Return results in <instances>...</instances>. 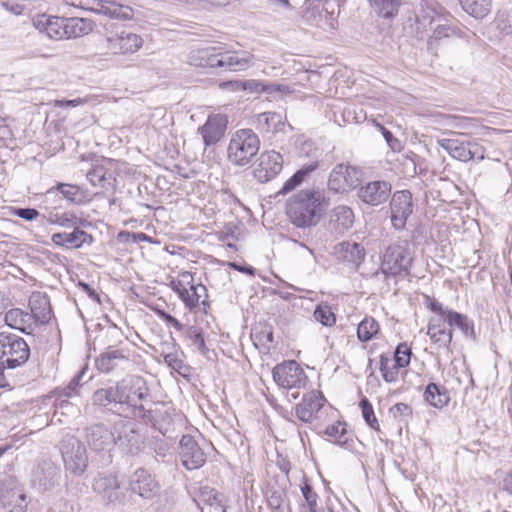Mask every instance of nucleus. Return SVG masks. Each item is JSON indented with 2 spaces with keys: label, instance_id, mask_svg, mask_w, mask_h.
I'll return each instance as SVG.
<instances>
[{
  "label": "nucleus",
  "instance_id": "50",
  "mask_svg": "<svg viewBox=\"0 0 512 512\" xmlns=\"http://www.w3.org/2000/svg\"><path fill=\"white\" fill-rule=\"evenodd\" d=\"M437 18H439V13L436 8L427 4L421 5L416 15L417 23L423 28L430 26Z\"/></svg>",
  "mask_w": 512,
  "mask_h": 512
},
{
  "label": "nucleus",
  "instance_id": "53",
  "mask_svg": "<svg viewBox=\"0 0 512 512\" xmlns=\"http://www.w3.org/2000/svg\"><path fill=\"white\" fill-rule=\"evenodd\" d=\"M360 408L362 410V416L365 420V422L374 430L379 431L380 426L378 423V420L374 414V410L372 407V404L367 398H363L360 401Z\"/></svg>",
  "mask_w": 512,
  "mask_h": 512
},
{
  "label": "nucleus",
  "instance_id": "58",
  "mask_svg": "<svg viewBox=\"0 0 512 512\" xmlns=\"http://www.w3.org/2000/svg\"><path fill=\"white\" fill-rule=\"evenodd\" d=\"M181 300L189 310H194L201 304L199 301V294H197L196 284H194V282L191 283Z\"/></svg>",
  "mask_w": 512,
  "mask_h": 512
},
{
  "label": "nucleus",
  "instance_id": "56",
  "mask_svg": "<svg viewBox=\"0 0 512 512\" xmlns=\"http://www.w3.org/2000/svg\"><path fill=\"white\" fill-rule=\"evenodd\" d=\"M412 351L411 348L406 343H400L395 350L394 353V363L396 362V365L398 367H406L410 363Z\"/></svg>",
  "mask_w": 512,
  "mask_h": 512
},
{
  "label": "nucleus",
  "instance_id": "60",
  "mask_svg": "<svg viewBox=\"0 0 512 512\" xmlns=\"http://www.w3.org/2000/svg\"><path fill=\"white\" fill-rule=\"evenodd\" d=\"M12 214L24 219L26 221H33L40 215L39 211L35 208H14Z\"/></svg>",
  "mask_w": 512,
  "mask_h": 512
},
{
  "label": "nucleus",
  "instance_id": "8",
  "mask_svg": "<svg viewBox=\"0 0 512 512\" xmlns=\"http://www.w3.org/2000/svg\"><path fill=\"white\" fill-rule=\"evenodd\" d=\"M272 375L276 384L283 389L303 388L308 380L303 368L294 360L276 365Z\"/></svg>",
  "mask_w": 512,
  "mask_h": 512
},
{
  "label": "nucleus",
  "instance_id": "43",
  "mask_svg": "<svg viewBox=\"0 0 512 512\" xmlns=\"http://www.w3.org/2000/svg\"><path fill=\"white\" fill-rule=\"evenodd\" d=\"M427 334L438 348H448L453 337L452 329L446 327L438 329L435 325L428 327Z\"/></svg>",
  "mask_w": 512,
  "mask_h": 512
},
{
  "label": "nucleus",
  "instance_id": "35",
  "mask_svg": "<svg viewBox=\"0 0 512 512\" xmlns=\"http://www.w3.org/2000/svg\"><path fill=\"white\" fill-rule=\"evenodd\" d=\"M424 399L431 406L436 408H443L449 401V393L446 388L437 385L436 383H429L424 391Z\"/></svg>",
  "mask_w": 512,
  "mask_h": 512
},
{
  "label": "nucleus",
  "instance_id": "48",
  "mask_svg": "<svg viewBox=\"0 0 512 512\" xmlns=\"http://www.w3.org/2000/svg\"><path fill=\"white\" fill-rule=\"evenodd\" d=\"M183 330L185 337L191 342V344L195 346L199 352L204 354L206 346L201 328L192 325L185 327Z\"/></svg>",
  "mask_w": 512,
  "mask_h": 512
},
{
  "label": "nucleus",
  "instance_id": "55",
  "mask_svg": "<svg viewBox=\"0 0 512 512\" xmlns=\"http://www.w3.org/2000/svg\"><path fill=\"white\" fill-rule=\"evenodd\" d=\"M346 433V423L342 422H337L336 424L330 425L325 430V434L333 438L337 444H345L347 442Z\"/></svg>",
  "mask_w": 512,
  "mask_h": 512
},
{
  "label": "nucleus",
  "instance_id": "29",
  "mask_svg": "<svg viewBox=\"0 0 512 512\" xmlns=\"http://www.w3.org/2000/svg\"><path fill=\"white\" fill-rule=\"evenodd\" d=\"M218 49L216 47H205L193 49L187 56V62L195 67L216 68Z\"/></svg>",
  "mask_w": 512,
  "mask_h": 512
},
{
  "label": "nucleus",
  "instance_id": "45",
  "mask_svg": "<svg viewBox=\"0 0 512 512\" xmlns=\"http://www.w3.org/2000/svg\"><path fill=\"white\" fill-rule=\"evenodd\" d=\"M379 363V369L383 379L388 383L396 382L399 375V369L401 367H398V365H396V362L392 364V360L385 355L380 356Z\"/></svg>",
  "mask_w": 512,
  "mask_h": 512
},
{
  "label": "nucleus",
  "instance_id": "5",
  "mask_svg": "<svg viewBox=\"0 0 512 512\" xmlns=\"http://www.w3.org/2000/svg\"><path fill=\"white\" fill-rule=\"evenodd\" d=\"M60 452L67 473L82 476L89 464L85 445L75 436L65 435L60 441Z\"/></svg>",
  "mask_w": 512,
  "mask_h": 512
},
{
  "label": "nucleus",
  "instance_id": "38",
  "mask_svg": "<svg viewBox=\"0 0 512 512\" xmlns=\"http://www.w3.org/2000/svg\"><path fill=\"white\" fill-rule=\"evenodd\" d=\"M378 16L390 19L398 14L402 0H367Z\"/></svg>",
  "mask_w": 512,
  "mask_h": 512
},
{
  "label": "nucleus",
  "instance_id": "17",
  "mask_svg": "<svg viewBox=\"0 0 512 512\" xmlns=\"http://www.w3.org/2000/svg\"><path fill=\"white\" fill-rule=\"evenodd\" d=\"M391 195V184L384 180H375L362 185L357 196L370 206H379L385 203Z\"/></svg>",
  "mask_w": 512,
  "mask_h": 512
},
{
  "label": "nucleus",
  "instance_id": "4",
  "mask_svg": "<svg viewBox=\"0 0 512 512\" xmlns=\"http://www.w3.org/2000/svg\"><path fill=\"white\" fill-rule=\"evenodd\" d=\"M414 252L407 240H399L390 244L382 256L381 271L386 276H408Z\"/></svg>",
  "mask_w": 512,
  "mask_h": 512
},
{
  "label": "nucleus",
  "instance_id": "11",
  "mask_svg": "<svg viewBox=\"0 0 512 512\" xmlns=\"http://www.w3.org/2000/svg\"><path fill=\"white\" fill-rule=\"evenodd\" d=\"M125 349H116L108 346L95 359L96 369L103 374H110L115 371H125L131 366V360Z\"/></svg>",
  "mask_w": 512,
  "mask_h": 512
},
{
  "label": "nucleus",
  "instance_id": "30",
  "mask_svg": "<svg viewBox=\"0 0 512 512\" xmlns=\"http://www.w3.org/2000/svg\"><path fill=\"white\" fill-rule=\"evenodd\" d=\"M197 505L203 503L211 508L210 512H226L227 498L224 494L219 493L214 488L204 486L200 489Z\"/></svg>",
  "mask_w": 512,
  "mask_h": 512
},
{
  "label": "nucleus",
  "instance_id": "34",
  "mask_svg": "<svg viewBox=\"0 0 512 512\" xmlns=\"http://www.w3.org/2000/svg\"><path fill=\"white\" fill-rule=\"evenodd\" d=\"M444 321L447 322V326L452 329V327H457L466 337L475 339V331L473 321L470 320L466 315L461 314L456 311H449L446 313V318Z\"/></svg>",
  "mask_w": 512,
  "mask_h": 512
},
{
  "label": "nucleus",
  "instance_id": "26",
  "mask_svg": "<svg viewBox=\"0 0 512 512\" xmlns=\"http://www.w3.org/2000/svg\"><path fill=\"white\" fill-rule=\"evenodd\" d=\"M354 212L346 205L335 207L330 213L329 226L338 234H343L354 224Z\"/></svg>",
  "mask_w": 512,
  "mask_h": 512
},
{
  "label": "nucleus",
  "instance_id": "44",
  "mask_svg": "<svg viewBox=\"0 0 512 512\" xmlns=\"http://www.w3.org/2000/svg\"><path fill=\"white\" fill-rule=\"evenodd\" d=\"M379 331L378 322L372 317H365L357 327V337L361 342H367Z\"/></svg>",
  "mask_w": 512,
  "mask_h": 512
},
{
  "label": "nucleus",
  "instance_id": "62",
  "mask_svg": "<svg viewBox=\"0 0 512 512\" xmlns=\"http://www.w3.org/2000/svg\"><path fill=\"white\" fill-rule=\"evenodd\" d=\"M84 374V370L78 372V374L70 381L68 386L63 389V396L69 398L78 394V388L81 386L80 379Z\"/></svg>",
  "mask_w": 512,
  "mask_h": 512
},
{
  "label": "nucleus",
  "instance_id": "10",
  "mask_svg": "<svg viewBox=\"0 0 512 512\" xmlns=\"http://www.w3.org/2000/svg\"><path fill=\"white\" fill-rule=\"evenodd\" d=\"M131 493L140 496L145 500H152L160 491V484L155 477L145 468H137L128 480Z\"/></svg>",
  "mask_w": 512,
  "mask_h": 512
},
{
  "label": "nucleus",
  "instance_id": "1",
  "mask_svg": "<svg viewBox=\"0 0 512 512\" xmlns=\"http://www.w3.org/2000/svg\"><path fill=\"white\" fill-rule=\"evenodd\" d=\"M329 200L318 189H303L291 196L286 203L290 222L299 228L316 226L323 217Z\"/></svg>",
  "mask_w": 512,
  "mask_h": 512
},
{
  "label": "nucleus",
  "instance_id": "49",
  "mask_svg": "<svg viewBox=\"0 0 512 512\" xmlns=\"http://www.w3.org/2000/svg\"><path fill=\"white\" fill-rule=\"evenodd\" d=\"M27 313H24L21 309H11L4 317L5 323L13 328L24 332V324L26 323Z\"/></svg>",
  "mask_w": 512,
  "mask_h": 512
},
{
  "label": "nucleus",
  "instance_id": "18",
  "mask_svg": "<svg viewBox=\"0 0 512 512\" xmlns=\"http://www.w3.org/2000/svg\"><path fill=\"white\" fill-rule=\"evenodd\" d=\"M255 64V56L248 51H218L216 68L233 72L246 71Z\"/></svg>",
  "mask_w": 512,
  "mask_h": 512
},
{
  "label": "nucleus",
  "instance_id": "33",
  "mask_svg": "<svg viewBox=\"0 0 512 512\" xmlns=\"http://www.w3.org/2000/svg\"><path fill=\"white\" fill-rule=\"evenodd\" d=\"M100 15L119 21H127L133 19L134 10L130 6L118 3L115 0H105Z\"/></svg>",
  "mask_w": 512,
  "mask_h": 512
},
{
  "label": "nucleus",
  "instance_id": "63",
  "mask_svg": "<svg viewBox=\"0 0 512 512\" xmlns=\"http://www.w3.org/2000/svg\"><path fill=\"white\" fill-rule=\"evenodd\" d=\"M164 362L168 365V367L177 372H180V370L184 366V362L182 359L179 358L177 352H170L164 354Z\"/></svg>",
  "mask_w": 512,
  "mask_h": 512
},
{
  "label": "nucleus",
  "instance_id": "32",
  "mask_svg": "<svg viewBox=\"0 0 512 512\" xmlns=\"http://www.w3.org/2000/svg\"><path fill=\"white\" fill-rule=\"evenodd\" d=\"M29 307L35 319L41 323H47L51 319V305L46 294L33 293L29 299Z\"/></svg>",
  "mask_w": 512,
  "mask_h": 512
},
{
  "label": "nucleus",
  "instance_id": "16",
  "mask_svg": "<svg viewBox=\"0 0 512 512\" xmlns=\"http://www.w3.org/2000/svg\"><path fill=\"white\" fill-rule=\"evenodd\" d=\"M143 45L138 34L122 31L106 38V49L112 54H129L137 52Z\"/></svg>",
  "mask_w": 512,
  "mask_h": 512
},
{
  "label": "nucleus",
  "instance_id": "46",
  "mask_svg": "<svg viewBox=\"0 0 512 512\" xmlns=\"http://www.w3.org/2000/svg\"><path fill=\"white\" fill-rule=\"evenodd\" d=\"M63 3L69 7L101 14L105 0H63Z\"/></svg>",
  "mask_w": 512,
  "mask_h": 512
},
{
  "label": "nucleus",
  "instance_id": "36",
  "mask_svg": "<svg viewBox=\"0 0 512 512\" xmlns=\"http://www.w3.org/2000/svg\"><path fill=\"white\" fill-rule=\"evenodd\" d=\"M0 502L10 512H24L27 506L26 495L19 490H7L2 492Z\"/></svg>",
  "mask_w": 512,
  "mask_h": 512
},
{
  "label": "nucleus",
  "instance_id": "57",
  "mask_svg": "<svg viewBox=\"0 0 512 512\" xmlns=\"http://www.w3.org/2000/svg\"><path fill=\"white\" fill-rule=\"evenodd\" d=\"M237 89L248 91L250 93H263L265 92L266 83L256 79H248L244 81L235 82Z\"/></svg>",
  "mask_w": 512,
  "mask_h": 512
},
{
  "label": "nucleus",
  "instance_id": "27",
  "mask_svg": "<svg viewBox=\"0 0 512 512\" xmlns=\"http://www.w3.org/2000/svg\"><path fill=\"white\" fill-rule=\"evenodd\" d=\"M253 122L258 130L265 133L282 131L285 126V118L280 113L274 111L255 115Z\"/></svg>",
  "mask_w": 512,
  "mask_h": 512
},
{
  "label": "nucleus",
  "instance_id": "19",
  "mask_svg": "<svg viewBox=\"0 0 512 512\" xmlns=\"http://www.w3.org/2000/svg\"><path fill=\"white\" fill-rule=\"evenodd\" d=\"M283 168L282 155L274 150L260 155L259 164L254 170V177L261 183H265L276 177Z\"/></svg>",
  "mask_w": 512,
  "mask_h": 512
},
{
  "label": "nucleus",
  "instance_id": "23",
  "mask_svg": "<svg viewBox=\"0 0 512 512\" xmlns=\"http://www.w3.org/2000/svg\"><path fill=\"white\" fill-rule=\"evenodd\" d=\"M325 398L319 391H311L295 407L297 418L304 423H311L314 415L324 406Z\"/></svg>",
  "mask_w": 512,
  "mask_h": 512
},
{
  "label": "nucleus",
  "instance_id": "15",
  "mask_svg": "<svg viewBox=\"0 0 512 512\" xmlns=\"http://www.w3.org/2000/svg\"><path fill=\"white\" fill-rule=\"evenodd\" d=\"M86 441L95 452H110L115 446L114 425L111 429L101 423L87 427Z\"/></svg>",
  "mask_w": 512,
  "mask_h": 512
},
{
  "label": "nucleus",
  "instance_id": "51",
  "mask_svg": "<svg viewBox=\"0 0 512 512\" xmlns=\"http://www.w3.org/2000/svg\"><path fill=\"white\" fill-rule=\"evenodd\" d=\"M87 179L93 186H101L102 188L113 189V184L106 177V173L102 167L92 169L87 173Z\"/></svg>",
  "mask_w": 512,
  "mask_h": 512
},
{
  "label": "nucleus",
  "instance_id": "59",
  "mask_svg": "<svg viewBox=\"0 0 512 512\" xmlns=\"http://www.w3.org/2000/svg\"><path fill=\"white\" fill-rule=\"evenodd\" d=\"M390 413L399 421H407L412 416V408L406 403H397L390 408Z\"/></svg>",
  "mask_w": 512,
  "mask_h": 512
},
{
  "label": "nucleus",
  "instance_id": "24",
  "mask_svg": "<svg viewBox=\"0 0 512 512\" xmlns=\"http://www.w3.org/2000/svg\"><path fill=\"white\" fill-rule=\"evenodd\" d=\"M93 489L110 503L120 502L124 497V494L120 491V483L115 475H99L94 481Z\"/></svg>",
  "mask_w": 512,
  "mask_h": 512
},
{
  "label": "nucleus",
  "instance_id": "41",
  "mask_svg": "<svg viewBox=\"0 0 512 512\" xmlns=\"http://www.w3.org/2000/svg\"><path fill=\"white\" fill-rule=\"evenodd\" d=\"M44 218L49 224L59 225L61 227L68 228V229H71V227L75 226V225H84L86 222L84 219L77 217L72 212H64V213L49 212V214L47 216L44 215Z\"/></svg>",
  "mask_w": 512,
  "mask_h": 512
},
{
  "label": "nucleus",
  "instance_id": "7",
  "mask_svg": "<svg viewBox=\"0 0 512 512\" xmlns=\"http://www.w3.org/2000/svg\"><path fill=\"white\" fill-rule=\"evenodd\" d=\"M115 446L130 455H137L144 448V436L135 423L120 419L114 423Z\"/></svg>",
  "mask_w": 512,
  "mask_h": 512
},
{
  "label": "nucleus",
  "instance_id": "28",
  "mask_svg": "<svg viewBox=\"0 0 512 512\" xmlns=\"http://www.w3.org/2000/svg\"><path fill=\"white\" fill-rule=\"evenodd\" d=\"M335 254L338 259L358 267L364 260L365 249L359 243L344 241L336 245Z\"/></svg>",
  "mask_w": 512,
  "mask_h": 512
},
{
  "label": "nucleus",
  "instance_id": "14",
  "mask_svg": "<svg viewBox=\"0 0 512 512\" xmlns=\"http://www.w3.org/2000/svg\"><path fill=\"white\" fill-rule=\"evenodd\" d=\"M179 456L187 470H196L206 462V455L191 435H183L179 443Z\"/></svg>",
  "mask_w": 512,
  "mask_h": 512
},
{
  "label": "nucleus",
  "instance_id": "22",
  "mask_svg": "<svg viewBox=\"0 0 512 512\" xmlns=\"http://www.w3.org/2000/svg\"><path fill=\"white\" fill-rule=\"evenodd\" d=\"M83 225H75L72 232H58L52 235V242L66 249H80L84 244L92 245L94 238L91 234L82 230Z\"/></svg>",
  "mask_w": 512,
  "mask_h": 512
},
{
  "label": "nucleus",
  "instance_id": "2",
  "mask_svg": "<svg viewBox=\"0 0 512 512\" xmlns=\"http://www.w3.org/2000/svg\"><path fill=\"white\" fill-rule=\"evenodd\" d=\"M118 397V412L139 418L146 424L154 423L151 409H147L142 402L149 396L146 381L137 375H129L115 383Z\"/></svg>",
  "mask_w": 512,
  "mask_h": 512
},
{
  "label": "nucleus",
  "instance_id": "42",
  "mask_svg": "<svg viewBox=\"0 0 512 512\" xmlns=\"http://www.w3.org/2000/svg\"><path fill=\"white\" fill-rule=\"evenodd\" d=\"M464 11L475 18L486 16L491 7V0H459Z\"/></svg>",
  "mask_w": 512,
  "mask_h": 512
},
{
  "label": "nucleus",
  "instance_id": "31",
  "mask_svg": "<svg viewBox=\"0 0 512 512\" xmlns=\"http://www.w3.org/2000/svg\"><path fill=\"white\" fill-rule=\"evenodd\" d=\"M96 26L94 20L83 17L66 18V39H76L90 34Z\"/></svg>",
  "mask_w": 512,
  "mask_h": 512
},
{
  "label": "nucleus",
  "instance_id": "9",
  "mask_svg": "<svg viewBox=\"0 0 512 512\" xmlns=\"http://www.w3.org/2000/svg\"><path fill=\"white\" fill-rule=\"evenodd\" d=\"M361 176L360 169L341 163L331 171L328 187L336 193H345L359 186Z\"/></svg>",
  "mask_w": 512,
  "mask_h": 512
},
{
  "label": "nucleus",
  "instance_id": "13",
  "mask_svg": "<svg viewBox=\"0 0 512 512\" xmlns=\"http://www.w3.org/2000/svg\"><path fill=\"white\" fill-rule=\"evenodd\" d=\"M391 222L393 227L401 230L413 212L412 194L408 190L396 191L390 202Z\"/></svg>",
  "mask_w": 512,
  "mask_h": 512
},
{
  "label": "nucleus",
  "instance_id": "20",
  "mask_svg": "<svg viewBox=\"0 0 512 512\" xmlns=\"http://www.w3.org/2000/svg\"><path fill=\"white\" fill-rule=\"evenodd\" d=\"M32 22L33 26L48 38L52 40L66 39V18L38 14L33 18Z\"/></svg>",
  "mask_w": 512,
  "mask_h": 512
},
{
  "label": "nucleus",
  "instance_id": "6",
  "mask_svg": "<svg viewBox=\"0 0 512 512\" xmlns=\"http://www.w3.org/2000/svg\"><path fill=\"white\" fill-rule=\"evenodd\" d=\"M30 356L26 341L13 333H0V363L8 369H15L25 364Z\"/></svg>",
  "mask_w": 512,
  "mask_h": 512
},
{
  "label": "nucleus",
  "instance_id": "12",
  "mask_svg": "<svg viewBox=\"0 0 512 512\" xmlns=\"http://www.w3.org/2000/svg\"><path fill=\"white\" fill-rule=\"evenodd\" d=\"M440 146L450 156L462 162L472 159L483 160L485 158L484 148L476 142L462 141L460 139H442Z\"/></svg>",
  "mask_w": 512,
  "mask_h": 512
},
{
  "label": "nucleus",
  "instance_id": "37",
  "mask_svg": "<svg viewBox=\"0 0 512 512\" xmlns=\"http://www.w3.org/2000/svg\"><path fill=\"white\" fill-rule=\"evenodd\" d=\"M58 191L64 199L71 204H81L84 202L85 195L81 188L74 184L58 183L56 186L48 190L47 193Z\"/></svg>",
  "mask_w": 512,
  "mask_h": 512
},
{
  "label": "nucleus",
  "instance_id": "47",
  "mask_svg": "<svg viewBox=\"0 0 512 512\" xmlns=\"http://www.w3.org/2000/svg\"><path fill=\"white\" fill-rule=\"evenodd\" d=\"M313 316L317 322L324 326L331 327L336 323L335 314L332 312L331 307L326 303L317 305Z\"/></svg>",
  "mask_w": 512,
  "mask_h": 512
},
{
  "label": "nucleus",
  "instance_id": "54",
  "mask_svg": "<svg viewBox=\"0 0 512 512\" xmlns=\"http://www.w3.org/2000/svg\"><path fill=\"white\" fill-rule=\"evenodd\" d=\"M302 496L306 502L309 512H318V494L313 490L312 486L304 482L301 485Z\"/></svg>",
  "mask_w": 512,
  "mask_h": 512
},
{
  "label": "nucleus",
  "instance_id": "40",
  "mask_svg": "<svg viewBox=\"0 0 512 512\" xmlns=\"http://www.w3.org/2000/svg\"><path fill=\"white\" fill-rule=\"evenodd\" d=\"M92 401L93 404L99 406H113L118 411V397L115 384L95 390L92 395Z\"/></svg>",
  "mask_w": 512,
  "mask_h": 512
},
{
  "label": "nucleus",
  "instance_id": "3",
  "mask_svg": "<svg viewBox=\"0 0 512 512\" xmlns=\"http://www.w3.org/2000/svg\"><path fill=\"white\" fill-rule=\"evenodd\" d=\"M260 149V139L252 129H239L231 136L227 158L235 166L243 167L252 161Z\"/></svg>",
  "mask_w": 512,
  "mask_h": 512
},
{
  "label": "nucleus",
  "instance_id": "39",
  "mask_svg": "<svg viewBox=\"0 0 512 512\" xmlns=\"http://www.w3.org/2000/svg\"><path fill=\"white\" fill-rule=\"evenodd\" d=\"M318 167L317 162L304 165L297 172H295L282 186L279 190L278 194L285 195L292 190H294L297 186H299L305 178L313 172Z\"/></svg>",
  "mask_w": 512,
  "mask_h": 512
},
{
  "label": "nucleus",
  "instance_id": "25",
  "mask_svg": "<svg viewBox=\"0 0 512 512\" xmlns=\"http://www.w3.org/2000/svg\"><path fill=\"white\" fill-rule=\"evenodd\" d=\"M227 119L222 115L209 116L205 124L198 128L205 146L216 144L224 135Z\"/></svg>",
  "mask_w": 512,
  "mask_h": 512
},
{
  "label": "nucleus",
  "instance_id": "21",
  "mask_svg": "<svg viewBox=\"0 0 512 512\" xmlns=\"http://www.w3.org/2000/svg\"><path fill=\"white\" fill-rule=\"evenodd\" d=\"M61 478L60 468L51 460L41 461L33 471L32 482L41 490H50L59 484Z\"/></svg>",
  "mask_w": 512,
  "mask_h": 512
},
{
  "label": "nucleus",
  "instance_id": "52",
  "mask_svg": "<svg viewBox=\"0 0 512 512\" xmlns=\"http://www.w3.org/2000/svg\"><path fill=\"white\" fill-rule=\"evenodd\" d=\"M192 282V274L185 271L180 274V278L178 280L171 281L170 287L174 292L178 294L179 298L182 299Z\"/></svg>",
  "mask_w": 512,
  "mask_h": 512
},
{
  "label": "nucleus",
  "instance_id": "64",
  "mask_svg": "<svg viewBox=\"0 0 512 512\" xmlns=\"http://www.w3.org/2000/svg\"><path fill=\"white\" fill-rule=\"evenodd\" d=\"M156 313L160 319H162L167 325L174 327L177 331H182L185 326L180 323L175 317L165 312L164 310H156Z\"/></svg>",
  "mask_w": 512,
  "mask_h": 512
},
{
  "label": "nucleus",
  "instance_id": "61",
  "mask_svg": "<svg viewBox=\"0 0 512 512\" xmlns=\"http://www.w3.org/2000/svg\"><path fill=\"white\" fill-rule=\"evenodd\" d=\"M456 34L455 28L446 25V24H439L436 26V28L433 31V35L430 37L431 39L440 40L442 38L451 37Z\"/></svg>",
  "mask_w": 512,
  "mask_h": 512
}]
</instances>
